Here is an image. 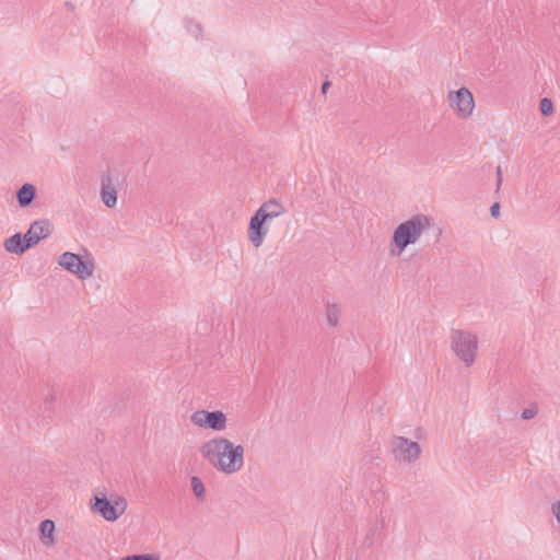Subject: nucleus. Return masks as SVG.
<instances>
[{"label": "nucleus", "mask_w": 560, "mask_h": 560, "mask_svg": "<svg viewBox=\"0 0 560 560\" xmlns=\"http://www.w3.org/2000/svg\"><path fill=\"white\" fill-rule=\"evenodd\" d=\"M199 452L209 465L226 476L238 474L245 466V446L225 436L217 435L205 441Z\"/></svg>", "instance_id": "1"}, {"label": "nucleus", "mask_w": 560, "mask_h": 560, "mask_svg": "<svg viewBox=\"0 0 560 560\" xmlns=\"http://www.w3.org/2000/svg\"><path fill=\"white\" fill-rule=\"evenodd\" d=\"M433 222L430 215L417 213L399 223L393 232L390 255L400 256L407 247L418 244L431 230Z\"/></svg>", "instance_id": "2"}, {"label": "nucleus", "mask_w": 560, "mask_h": 560, "mask_svg": "<svg viewBox=\"0 0 560 560\" xmlns=\"http://www.w3.org/2000/svg\"><path fill=\"white\" fill-rule=\"evenodd\" d=\"M451 350L455 357L466 366L475 364L479 351V338L477 334L466 330H453L450 338Z\"/></svg>", "instance_id": "3"}, {"label": "nucleus", "mask_w": 560, "mask_h": 560, "mask_svg": "<svg viewBox=\"0 0 560 560\" xmlns=\"http://www.w3.org/2000/svg\"><path fill=\"white\" fill-rule=\"evenodd\" d=\"M93 500L92 511L100 514L107 522H116L126 513L128 508L127 499L118 493H113L109 498L94 494Z\"/></svg>", "instance_id": "4"}, {"label": "nucleus", "mask_w": 560, "mask_h": 560, "mask_svg": "<svg viewBox=\"0 0 560 560\" xmlns=\"http://www.w3.org/2000/svg\"><path fill=\"white\" fill-rule=\"evenodd\" d=\"M393 458L404 465L416 463L422 453L420 444L404 436H394L390 441Z\"/></svg>", "instance_id": "5"}, {"label": "nucleus", "mask_w": 560, "mask_h": 560, "mask_svg": "<svg viewBox=\"0 0 560 560\" xmlns=\"http://www.w3.org/2000/svg\"><path fill=\"white\" fill-rule=\"evenodd\" d=\"M57 262L65 270L77 276L81 280L91 278L95 269L92 259L83 260L80 255L71 252L62 253L58 257Z\"/></svg>", "instance_id": "6"}, {"label": "nucleus", "mask_w": 560, "mask_h": 560, "mask_svg": "<svg viewBox=\"0 0 560 560\" xmlns=\"http://www.w3.org/2000/svg\"><path fill=\"white\" fill-rule=\"evenodd\" d=\"M447 102L452 110L460 119H468L472 116L476 104L472 93L467 88H460L447 93Z\"/></svg>", "instance_id": "7"}, {"label": "nucleus", "mask_w": 560, "mask_h": 560, "mask_svg": "<svg viewBox=\"0 0 560 560\" xmlns=\"http://www.w3.org/2000/svg\"><path fill=\"white\" fill-rule=\"evenodd\" d=\"M190 421L194 425L198 428L210 429L215 432L225 431L228 428V417L221 410H196L191 413Z\"/></svg>", "instance_id": "8"}, {"label": "nucleus", "mask_w": 560, "mask_h": 560, "mask_svg": "<svg viewBox=\"0 0 560 560\" xmlns=\"http://www.w3.org/2000/svg\"><path fill=\"white\" fill-rule=\"evenodd\" d=\"M267 221L264 220L258 213L255 214L249 220L247 237L250 244L258 248L265 241V237L269 233V229L267 226Z\"/></svg>", "instance_id": "9"}, {"label": "nucleus", "mask_w": 560, "mask_h": 560, "mask_svg": "<svg viewBox=\"0 0 560 560\" xmlns=\"http://www.w3.org/2000/svg\"><path fill=\"white\" fill-rule=\"evenodd\" d=\"M51 233V224L48 220L34 221L27 232L24 234L26 246H34L40 240L48 237Z\"/></svg>", "instance_id": "10"}, {"label": "nucleus", "mask_w": 560, "mask_h": 560, "mask_svg": "<svg viewBox=\"0 0 560 560\" xmlns=\"http://www.w3.org/2000/svg\"><path fill=\"white\" fill-rule=\"evenodd\" d=\"M118 185L114 182L109 173L104 174L101 178L100 197L107 208H114L117 205Z\"/></svg>", "instance_id": "11"}, {"label": "nucleus", "mask_w": 560, "mask_h": 560, "mask_svg": "<svg viewBox=\"0 0 560 560\" xmlns=\"http://www.w3.org/2000/svg\"><path fill=\"white\" fill-rule=\"evenodd\" d=\"M285 207L278 199H270L261 203L256 213H258L267 222L282 215Z\"/></svg>", "instance_id": "12"}, {"label": "nucleus", "mask_w": 560, "mask_h": 560, "mask_svg": "<svg viewBox=\"0 0 560 560\" xmlns=\"http://www.w3.org/2000/svg\"><path fill=\"white\" fill-rule=\"evenodd\" d=\"M325 318L329 327H337L341 318V306L335 301L327 300L325 303Z\"/></svg>", "instance_id": "13"}, {"label": "nucleus", "mask_w": 560, "mask_h": 560, "mask_svg": "<svg viewBox=\"0 0 560 560\" xmlns=\"http://www.w3.org/2000/svg\"><path fill=\"white\" fill-rule=\"evenodd\" d=\"M4 248L11 254H23L30 246H26L25 237L23 240L19 233L8 237L4 241Z\"/></svg>", "instance_id": "14"}, {"label": "nucleus", "mask_w": 560, "mask_h": 560, "mask_svg": "<svg viewBox=\"0 0 560 560\" xmlns=\"http://www.w3.org/2000/svg\"><path fill=\"white\" fill-rule=\"evenodd\" d=\"M36 189L32 184H24L16 192L20 207L25 208L32 203L35 198Z\"/></svg>", "instance_id": "15"}, {"label": "nucleus", "mask_w": 560, "mask_h": 560, "mask_svg": "<svg viewBox=\"0 0 560 560\" xmlns=\"http://www.w3.org/2000/svg\"><path fill=\"white\" fill-rule=\"evenodd\" d=\"M39 529L44 545L51 546L54 544L55 523L50 520H45L40 523Z\"/></svg>", "instance_id": "16"}, {"label": "nucleus", "mask_w": 560, "mask_h": 560, "mask_svg": "<svg viewBox=\"0 0 560 560\" xmlns=\"http://www.w3.org/2000/svg\"><path fill=\"white\" fill-rule=\"evenodd\" d=\"M190 486L197 500L203 501L206 499V487L202 480L199 477L194 476L190 479Z\"/></svg>", "instance_id": "17"}, {"label": "nucleus", "mask_w": 560, "mask_h": 560, "mask_svg": "<svg viewBox=\"0 0 560 560\" xmlns=\"http://www.w3.org/2000/svg\"><path fill=\"white\" fill-rule=\"evenodd\" d=\"M183 25H184L186 32L189 35H191L194 38L198 39L202 36V27L198 22H196L191 19H185L183 21Z\"/></svg>", "instance_id": "18"}, {"label": "nucleus", "mask_w": 560, "mask_h": 560, "mask_svg": "<svg viewBox=\"0 0 560 560\" xmlns=\"http://www.w3.org/2000/svg\"><path fill=\"white\" fill-rule=\"evenodd\" d=\"M550 513L556 522L557 527L560 529V495L550 504Z\"/></svg>", "instance_id": "19"}, {"label": "nucleus", "mask_w": 560, "mask_h": 560, "mask_svg": "<svg viewBox=\"0 0 560 560\" xmlns=\"http://www.w3.org/2000/svg\"><path fill=\"white\" fill-rule=\"evenodd\" d=\"M540 112L544 116H549L552 114L553 112V104L552 102L547 98V97H544L541 101H540Z\"/></svg>", "instance_id": "20"}, {"label": "nucleus", "mask_w": 560, "mask_h": 560, "mask_svg": "<svg viewBox=\"0 0 560 560\" xmlns=\"http://www.w3.org/2000/svg\"><path fill=\"white\" fill-rule=\"evenodd\" d=\"M538 413V408L537 406H530L528 408H525L523 411H522V419L523 420H530L533 418L536 417V415Z\"/></svg>", "instance_id": "21"}, {"label": "nucleus", "mask_w": 560, "mask_h": 560, "mask_svg": "<svg viewBox=\"0 0 560 560\" xmlns=\"http://www.w3.org/2000/svg\"><path fill=\"white\" fill-rule=\"evenodd\" d=\"M388 523H389V517L384 512H381L380 517L376 523V528L384 529L388 526Z\"/></svg>", "instance_id": "22"}, {"label": "nucleus", "mask_w": 560, "mask_h": 560, "mask_svg": "<svg viewBox=\"0 0 560 560\" xmlns=\"http://www.w3.org/2000/svg\"><path fill=\"white\" fill-rule=\"evenodd\" d=\"M490 213L493 218L498 219L500 217V205L499 202H494L490 208Z\"/></svg>", "instance_id": "23"}, {"label": "nucleus", "mask_w": 560, "mask_h": 560, "mask_svg": "<svg viewBox=\"0 0 560 560\" xmlns=\"http://www.w3.org/2000/svg\"><path fill=\"white\" fill-rule=\"evenodd\" d=\"M502 184V170L501 166L497 167V189H500Z\"/></svg>", "instance_id": "24"}, {"label": "nucleus", "mask_w": 560, "mask_h": 560, "mask_svg": "<svg viewBox=\"0 0 560 560\" xmlns=\"http://www.w3.org/2000/svg\"><path fill=\"white\" fill-rule=\"evenodd\" d=\"M328 86H329V82H325V83L322 85V91L325 93Z\"/></svg>", "instance_id": "25"}]
</instances>
